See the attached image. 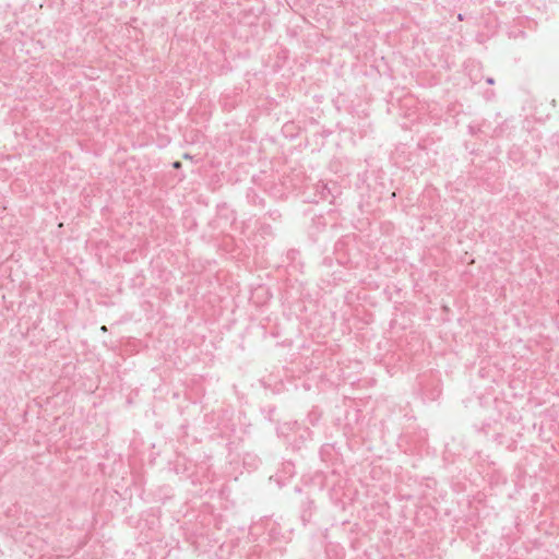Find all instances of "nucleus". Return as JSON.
I'll return each mask as SVG.
<instances>
[{
  "label": "nucleus",
  "instance_id": "7ed1b4c3",
  "mask_svg": "<svg viewBox=\"0 0 559 559\" xmlns=\"http://www.w3.org/2000/svg\"><path fill=\"white\" fill-rule=\"evenodd\" d=\"M246 200L248 204L264 209L265 207V199L254 189V188H248L246 191Z\"/></svg>",
  "mask_w": 559,
  "mask_h": 559
},
{
  "label": "nucleus",
  "instance_id": "f8f14e48",
  "mask_svg": "<svg viewBox=\"0 0 559 559\" xmlns=\"http://www.w3.org/2000/svg\"><path fill=\"white\" fill-rule=\"evenodd\" d=\"M468 132L471 133V135H477L480 132V127L471 124L468 126Z\"/></svg>",
  "mask_w": 559,
  "mask_h": 559
},
{
  "label": "nucleus",
  "instance_id": "ddd939ff",
  "mask_svg": "<svg viewBox=\"0 0 559 559\" xmlns=\"http://www.w3.org/2000/svg\"><path fill=\"white\" fill-rule=\"evenodd\" d=\"M284 469L289 475L294 474V465L290 462L284 464Z\"/></svg>",
  "mask_w": 559,
  "mask_h": 559
},
{
  "label": "nucleus",
  "instance_id": "dca6fc26",
  "mask_svg": "<svg viewBox=\"0 0 559 559\" xmlns=\"http://www.w3.org/2000/svg\"><path fill=\"white\" fill-rule=\"evenodd\" d=\"M487 84L492 85L495 83V80L492 78L486 79Z\"/></svg>",
  "mask_w": 559,
  "mask_h": 559
},
{
  "label": "nucleus",
  "instance_id": "6e6552de",
  "mask_svg": "<svg viewBox=\"0 0 559 559\" xmlns=\"http://www.w3.org/2000/svg\"><path fill=\"white\" fill-rule=\"evenodd\" d=\"M264 217H267L269 219H271L273 222H281L282 214L278 210L274 209V210L267 211L265 213Z\"/></svg>",
  "mask_w": 559,
  "mask_h": 559
},
{
  "label": "nucleus",
  "instance_id": "4468645a",
  "mask_svg": "<svg viewBox=\"0 0 559 559\" xmlns=\"http://www.w3.org/2000/svg\"><path fill=\"white\" fill-rule=\"evenodd\" d=\"M310 435H311V431L308 428H304L302 432L300 433V437L302 439H306V438L310 437Z\"/></svg>",
  "mask_w": 559,
  "mask_h": 559
},
{
  "label": "nucleus",
  "instance_id": "9d476101",
  "mask_svg": "<svg viewBox=\"0 0 559 559\" xmlns=\"http://www.w3.org/2000/svg\"><path fill=\"white\" fill-rule=\"evenodd\" d=\"M259 462V459L257 456H252L250 454H247L243 459V464L255 467Z\"/></svg>",
  "mask_w": 559,
  "mask_h": 559
},
{
  "label": "nucleus",
  "instance_id": "423d86ee",
  "mask_svg": "<svg viewBox=\"0 0 559 559\" xmlns=\"http://www.w3.org/2000/svg\"><path fill=\"white\" fill-rule=\"evenodd\" d=\"M258 234L262 238H274L276 235L274 228L266 222L258 223Z\"/></svg>",
  "mask_w": 559,
  "mask_h": 559
},
{
  "label": "nucleus",
  "instance_id": "1a4fd4ad",
  "mask_svg": "<svg viewBox=\"0 0 559 559\" xmlns=\"http://www.w3.org/2000/svg\"><path fill=\"white\" fill-rule=\"evenodd\" d=\"M320 419V414L318 413L317 409H312L309 414H308V420L309 423L314 426L317 425V423L319 421Z\"/></svg>",
  "mask_w": 559,
  "mask_h": 559
},
{
  "label": "nucleus",
  "instance_id": "f03ea898",
  "mask_svg": "<svg viewBox=\"0 0 559 559\" xmlns=\"http://www.w3.org/2000/svg\"><path fill=\"white\" fill-rule=\"evenodd\" d=\"M314 509L316 507L313 500L307 498L305 501L301 502L299 516L302 522V525H307L311 521Z\"/></svg>",
  "mask_w": 559,
  "mask_h": 559
},
{
  "label": "nucleus",
  "instance_id": "2eb2a0df",
  "mask_svg": "<svg viewBox=\"0 0 559 559\" xmlns=\"http://www.w3.org/2000/svg\"><path fill=\"white\" fill-rule=\"evenodd\" d=\"M173 167L176 168V169H179L181 167V163L176 160L173 163Z\"/></svg>",
  "mask_w": 559,
  "mask_h": 559
},
{
  "label": "nucleus",
  "instance_id": "0eeeda50",
  "mask_svg": "<svg viewBox=\"0 0 559 559\" xmlns=\"http://www.w3.org/2000/svg\"><path fill=\"white\" fill-rule=\"evenodd\" d=\"M510 160L515 164H523L524 154L519 146H512L508 153Z\"/></svg>",
  "mask_w": 559,
  "mask_h": 559
},
{
  "label": "nucleus",
  "instance_id": "f257e3e1",
  "mask_svg": "<svg viewBox=\"0 0 559 559\" xmlns=\"http://www.w3.org/2000/svg\"><path fill=\"white\" fill-rule=\"evenodd\" d=\"M316 194L311 202L318 203L333 198L330 187L323 181H319L314 185Z\"/></svg>",
  "mask_w": 559,
  "mask_h": 559
},
{
  "label": "nucleus",
  "instance_id": "20e7f679",
  "mask_svg": "<svg viewBox=\"0 0 559 559\" xmlns=\"http://www.w3.org/2000/svg\"><path fill=\"white\" fill-rule=\"evenodd\" d=\"M301 427L298 421H284L276 427L278 436L288 438L292 432H297Z\"/></svg>",
  "mask_w": 559,
  "mask_h": 559
},
{
  "label": "nucleus",
  "instance_id": "f3484780",
  "mask_svg": "<svg viewBox=\"0 0 559 559\" xmlns=\"http://www.w3.org/2000/svg\"><path fill=\"white\" fill-rule=\"evenodd\" d=\"M457 19H459L460 21H462V20H463V15H462V14H459Z\"/></svg>",
  "mask_w": 559,
  "mask_h": 559
},
{
  "label": "nucleus",
  "instance_id": "39448f33",
  "mask_svg": "<svg viewBox=\"0 0 559 559\" xmlns=\"http://www.w3.org/2000/svg\"><path fill=\"white\" fill-rule=\"evenodd\" d=\"M319 455L323 462H330L333 457L336 456L335 449L333 444L325 443L320 448Z\"/></svg>",
  "mask_w": 559,
  "mask_h": 559
},
{
  "label": "nucleus",
  "instance_id": "9b49d317",
  "mask_svg": "<svg viewBox=\"0 0 559 559\" xmlns=\"http://www.w3.org/2000/svg\"><path fill=\"white\" fill-rule=\"evenodd\" d=\"M275 407L274 406H267L265 408L262 409L263 414H264V417L269 420H273V415L275 413Z\"/></svg>",
  "mask_w": 559,
  "mask_h": 559
}]
</instances>
